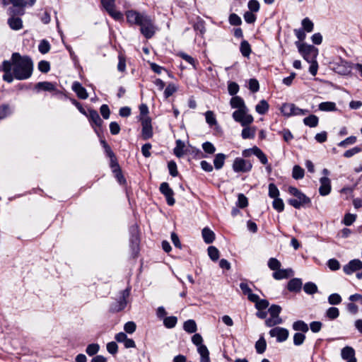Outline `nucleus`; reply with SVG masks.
I'll list each match as a JSON object with an SVG mask.
<instances>
[{"label":"nucleus","instance_id":"nucleus-5","mask_svg":"<svg viewBox=\"0 0 362 362\" xmlns=\"http://www.w3.org/2000/svg\"><path fill=\"white\" fill-rule=\"evenodd\" d=\"M129 289L123 290L121 292L119 298L117 300L113 302L110 305V310L112 313H118V312L123 310L125 308V307L127 306V298L129 297Z\"/></svg>","mask_w":362,"mask_h":362},{"label":"nucleus","instance_id":"nucleus-4","mask_svg":"<svg viewBox=\"0 0 362 362\" xmlns=\"http://www.w3.org/2000/svg\"><path fill=\"white\" fill-rule=\"evenodd\" d=\"M233 119L240 123L243 127L247 126L253 122V117L248 114V109L237 110L233 113Z\"/></svg>","mask_w":362,"mask_h":362},{"label":"nucleus","instance_id":"nucleus-34","mask_svg":"<svg viewBox=\"0 0 362 362\" xmlns=\"http://www.w3.org/2000/svg\"><path fill=\"white\" fill-rule=\"evenodd\" d=\"M240 52L243 56L247 57L251 53V47L247 41L243 40L240 43Z\"/></svg>","mask_w":362,"mask_h":362},{"label":"nucleus","instance_id":"nucleus-64","mask_svg":"<svg viewBox=\"0 0 362 362\" xmlns=\"http://www.w3.org/2000/svg\"><path fill=\"white\" fill-rule=\"evenodd\" d=\"M305 339V335L303 333L297 332L293 336V344L296 346L301 345Z\"/></svg>","mask_w":362,"mask_h":362},{"label":"nucleus","instance_id":"nucleus-13","mask_svg":"<svg viewBox=\"0 0 362 362\" xmlns=\"http://www.w3.org/2000/svg\"><path fill=\"white\" fill-rule=\"evenodd\" d=\"M356 352L353 347L346 346L341 350V357L346 362H357Z\"/></svg>","mask_w":362,"mask_h":362},{"label":"nucleus","instance_id":"nucleus-37","mask_svg":"<svg viewBox=\"0 0 362 362\" xmlns=\"http://www.w3.org/2000/svg\"><path fill=\"white\" fill-rule=\"evenodd\" d=\"M357 141V138L355 136H351L340 141L337 146L342 148H346L349 145L355 144Z\"/></svg>","mask_w":362,"mask_h":362},{"label":"nucleus","instance_id":"nucleus-31","mask_svg":"<svg viewBox=\"0 0 362 362\" xmlns=\"http://www.w3.org/2000/svg\"><path fill=\"white\" fill-rule=\"evenodd\" d=\"M293 329L296 331L307 332L308 331V326L303 321L298 320L293 324Z\"/></svg>","mask_w":362,"mask_h":362},{"label":"nucleus","instance_id":"nucleus-53","mask_svg":"<svg viewBox=\"0 0 362 362\" xmlns=\"http://www.w3.org/2000/svg\"><path fill=\"white\" fill-rule=\"evenodd\" d=\"M38 49L42 54L47 53L50 49V45L48 41L45 40H42L38 46Z\"/></svg>","mask_w":362,"mask_h":362},{"label":"nucleus","instance_id":"nucleus-3","mask_svg":"<svg viewBox=\"0 0 362 362\" xmlns=\"http://www.w3.org/2000/svg\"><path fill=\"white\" fill-rule=\"evenodd\" d=\"M331 69L341 75H348L351 71V64L341 57L337 62H328Z\"/></svg>","mask_w":362,"mask_h":362},{"label":"nucleus","instance_id":"nucleus-33","mask_svg":"<svg viewBox=\"0 0 362 362\" xmlns=\"http://www.w3.org/2000/svg\"><path fill=\"white\" fill-rule=\"evenodd\" d=\"M339 315V310L336 307H330L326 311L325 316L329 320H335Z\"/></svg>","mask_w":362,"mask_h":362},{"label":"nucleus","instance_id":"nucleus-26","mask_svg":"<svg viewBox=\"0 0 362 362\" xmlns=\"http://www.w3.org/2000/svg\"><path fill=\"white\" fill-rule=\"evenodd\" d=\"M88 117L96 126L100 127L102 125L103 120L96 110H89Z\"/></svg>","mask_w":362,"mask_h":362},{"label":"nucleus","instance_id":"nucleus-60","mask_svg":"<svg viewBox=\"0 0 362 362\" xmlns=\"http://www.w3.org/2000/svg\"><path fill=\"white\" fill-rule=\"evenodd\" d=\"M361 151H362V147L355 146L351 149L346 151L344 153V156L345 158H351Z\"/></svg>","mask_w":362,"mask_h":362},{"label":"nucleus","instance_id":"nucleus-30","mask_svg":"<svg viewBox=\"0 0 362 362\" xmlns=\"http://www.w3.org/2000/svg\"><path fill=\"white\" fill-rule=\"evenodd\" d=\"M256 111L260 115H264L269 110V104L264 100H262L255 107Z\"/></svg>","mask_w":362,"mask_h":362},{"label":"nucleus","instance_id":"nucleus-9","mask_svg":"<svg viewBox=\"0 0 362 362\" xmlns=\"http://www.w3.org/2000/svg\"><path fill=\"white\" fill-rule=\"evenodd\" d=\"M160 191L165 197L168 204L169 206L174 205L175 202V199L173 198L174 192L170 187L168 182H162L160 184Z\"/></svg>","mask_w":362,"mask_h":362},{"label":"nucleus","instance_id":"nucleus-32","mask_svg":"<svg viewBox=\"0 0 362 362\" xmlns=\"http://www.w3.org/2000/svg\"><path fill=\"white\" fill-rule=\"evenodd\" d=\"M304 170L298 165H294L292 171V177L295 180H300L304 177Z\"/></svg>","mask_w":362,"mask_h":362},{"label":"nucleus","instance_id":"nucleus-46","mask_svg":"<svg viewBox=\"0 0 362 362\" xmlns=\"http://www.w3.org/2000/svg\"><path fill=\"white\" fill-rule=\"evenodd\" d=\"M282 323L281 317H272L266 320L265 324L267 327H271Z\"/></svg>","mask_w":362,"mask_h":362},{"label":"nucleus","instance_id":"nucleus-41","mask_svg":"<svg viewBox=\"0 0 362 362\" xmlns=\"http://www.w3.org/2000/svg\"><path fill=\"white\" fill-rule=\"evenodd\" d=\"M309 201L308 199H290L288 203L296 209H299L303 204Z\"/></svg>","mask_w":362,"mask_h":362},{"label":"nucleus","instance_id":"nucleus-18","mask_svg":"<svg viewBox=\"0 0 362 362\" xmlns=\"http://www.w3.org/2000/svg\"><path fill=\"white\" fill-rule=\"evenodd\" d=\"M302 285L301 279L295 278L288 281L287 288L290 291L298 292L301 290Z\"/></svg>","mask_w":362,"mask_h":362},{"label":"nucleus","instance_id":"nucleus-39","mask_svg":"<svg viewBox=\"0 0 362 362\" xmlns=\"http://www.w3.org/2000/svg\"><path fill=\"white\" fill-rule=\"evenodd\" d=\"M177 322V318L175 316L166 317L163 320L164 325L169 329L175 327Z\"/></svg>","mask_w":362,"mask_h":362},{"label":"nucleus","instance_id":"nucleus-11","mask_svg":"<svg viewBox=\"0 0 362 362\" xmlns=\"http://www.w3.org/2000/svg\"><path fill=\"white\" fill-rule=\"evenodd\" d=\"M269 334L272 337H276L277 341L283 342L288 339V331L285 328L276 327L269 331Z\"/></svg>","mask_w":362,"mask_h":362},{"label":"nucleus","instance_id":"nucleus-35","mask_svg":"<svg viewBox=\"0 0 362 362\" xmlns=\"http://www.w3.org/2000/svg\"><path fill=\"white\" fill-rule=\"evenodd\" d=\"M185 148V144L181 140H177L176 141V146L174 148V153L175 155L180 158L184 155L183 148Z\"/></svg>","mask_w":362,"mask_h":362},{"label":"nucleus","instance_id":"nucleus-27","mask_svg":"<svg viewBox=\"0 0 362 362\" xmlns=\"http://www.w3.org/2000/svg\"><path fill=\"white\" fill-rule=\"evenodd\" d=\"M183 328L187 332L190 334L195 333L197 329V324L194 320L185 321L183 325Z\"/></svg>","mask_w":362,"mask_h":362},{"label":"nucleus","instance_id":"nucleus-14","mask_svg":"<svg viewBox=\"0 0 362 362\" xmlns=\"http://www.w3.org/2000/svg\"><path fill=\"white\" fill-rule=\"evenodd\" d=\"M320 186L318 189V192L322 196L328 195L332 189L331 180L327 177H322L320 179Z\"/></svg>","mask_w":362,"mask_h":362},{"label":"nucleus","instance_id":"nucleus-36","mask_svg":"<svg viewBox=\"0 0 362 362\" xmlns=\"http://www.w3.org/2000/svg\"><path fill=\"white\" fill-rule=\"evenodd\" d=\"M267 343L264 337H260L255 344V349L258 354H262L265 351Z\"/></svg>","mask_w":362,"mask_h":362},{"label":"nucleus","instance_id":"nucleus-49","mask_svg":"<svg viewBox=\"0 0 362 362\" xmlns=\"http://www.w3.org/2000/svg\"><path fill=\"white\" fill-rule=\"evenodd\" d=\"M269 196L273 199L277 198L279 196V190L274 183L269 185Z\"/></svg>","mask_w":362,"mask_h":362},{"label":"nucleus","instance_id":"nucleus-23","mask_svg":"<svg viewBox=\"0 0 362 362\" xmlns=\"http://www.w3.org/2000/svg\"><path fill=\"white\" fill-rule=\"evenodd\" d=\"M35 88L46 91H54L56 90V86L54 83L48 81L39 82L36 84Z\"/></svg>","mask_w":362,"mask_h":362},{"label":"nucleus","instance_id":"nucleus-16","mask_svg":"<svg viewBox=\"0 0 362 362\" xmlns=\"http://www.w3.org/2000/svg\"><path fill=\"white\" fill-rule=\"evenodd\" d=\"M72 89L79 98L83 100L88 98V95L86 92V90L81 86L79 82H74L72 85Z\"/></svg>","mask_w":362,"mask_h":362},{"label":"nucleus","instance_id":"nucleus-50","mask_svg":"<svg viewBox=\"0 0 362 362\" xmlns=\"http://www.w3.org/2000/svg\"><path fill=\"white\" fill-rule=\"evenodd\" d=\"M272 205L274 209H276L277 211L281 212L284 211V204L281 199L279 197L274 199Z\"/></svg>","mask_w":362,"mask_h":362},{"label":"nucleus","instance_id":"nucleus-38","mask_svg":"<svg viewBox=\"0 0 362 362\" xmlns=\"http://www.w3.org/2000/svg\"><path fill=\"white\" fill-rule=\"evenodd\" d=\"M255 155L259 159L260 162L265 165L268 163L267 157L264 152L258 147L254 146Z\"/></svg>","mask_w":362,"mask_h":362},{"label":"nucleus","instance_id":"nucleus-51","mask_svg":"<svg viewBox=\"0 0 362 362\" xmlns=\"http://www.w3.org/2000/svg\"><path fill=\"white\" fill-rule=\"evenodd\" d=\"M100 1L107 12L115 8V0H100Z\"/></svg>","mask_w":362,"mask_h":362},{"label":"nucleus","instance_id":"nucleus-12","mask_svg":"<svg viewBox=\"0 0 362 362\" xmlns=\"http://www.w3.org/2000/svg\"><path fill=\"white\" fill-rule=\"evenodd\" d=\"M0 70L4 72L3 75V80L8 82L11 83L15 78L13 74L12 68H11L10 62L8 60H4L1 66L0 67Z\"/></svg>","mask_w":362,"mask_h":362},{"label":"nucleus","instance_id":"nucleus-54","mask_svg":"<svg viewBox=\"0 0 362 362\" xmlns=\"http://www.w3.org/2000/svg\"><path fill=\"white\" fill-rule=\"evenodd\" d=\"M356 215L348 213L345 214L342 223L346 226H351L356 221Z\"/></svg>","mask_w":362,"mask_h":362},{"label":"nucleus","instance_id":"nucleus-25","mask_svg":"<svg viewBox=\"0 0 362 362\" xmlns=\"http://www.w3.org/2000/svg\"><path fill=\"white\" fill-rule=\"evenodd\" d=\"M226 158V156L223 153H218L215 156L214 159V164L216 170H220L223 168Z\"/></svg>","mask_w":362,"mask_h":362},{"label":"nucleus","instance_id":"nucleus-28","mask_svg":"<svg viewBox=\"0 0 362 362\" xmlns=\"http://www.w3.org/2000/svg\"><path fill=\"white\" fill-rule=\"evenodd\" d=\"M318 110L322 111L337 110L336 104L334 102H323L318 105Z\"/></svg>","mask_w":362,"mask_h":362},{"label":"nucleus","instance_id":"nucleus-42","mask_svg":"<svg viewBox=\"0 0 362 362\" xmlns=\"http://www.w3.org/2000/svg\"><path fill=\"white\" fill-rule=\"evenodd\" d=\"M288 192L293 195L296 198L295 199H308L304 194H303L300 191H299L296 187H288Z\"/></svg>","mask_w":362,"mask_h":362},{"label":"nucleus","instance_id":"nucleus-1","mask_svg":"<svg viewBox=\"0 0 362 362\" xmlns=\"http://www.w3.org/2000/svg\"><path fill=\"white\" fill-rule=\"evenodd\" d=\"M11 68L17 80H25L29 78L33 71V62L28 56H21L18 52H14L10 60Z\"/></svg>","mask_w":362,"mask_h":362},{"label":"nucleus","instance_id":"nucleus-21","mask_svg":"<svg viewBox=\"0 0 362 362\" xmlns=\"http://www.w3.org/2000/svg\"><path fill=\"white\" fill-rule=\"evenodd\" d=\"M8 23L13 30H18L22 28L23 22L20 18L11 17L8 18Z\"/></svg>","mask_w":362,"mask_h":362},{"label":"nucleus","instance_id":"nucleus-8","mask_svg":"<svg viewBox=\"0 0 362 362\" xmlns=\"http://www.w3.org/2000/svg\"><path fill=\"white\" fill-rule=\"evenodd\" d=\"M148 15L141 13L134 10L127 11L126 12L127 21L130 24H136L139 25L143 21V18H146Z\"/></svg>","mask_w":362,"mask_h":362},{"label":"nucleus","instance_id":"nucleus-19","mask_svg":"<svg viewBox=\"0 0 362 362\" xmlns=\"http://www.w3.org/2000/svg\"><path fill=\"white\" fill-rule=\"evenodd\" d=\"M230 104L232 108L247 109L244 100L240 96H233L230 101Z\"/></svg>","mask_w":362,"mask_h":362},{"label":"nucleus","instance_id":"nucleus-24","mask_svg":"<svg viewBox=\"0 0 362 362\" xmlns=\"http://www.w3.org/2000/svg\"><path fill=\"white\" fill-rule=\"evenodd\" d=\"M255 127H248L247 125L244 127V129H243L241 133V136L244 139H253L255 136Z\"/></svg>","mask_w":362,"mask_h":362},{"label":"nucleus","instance_id":"nucleus-52","mask_svg":"<svg viewBox=\"0 0 362 362\" xmlns=\"http://www.w3.org/2000/svg\"><path fill=\"white\" fill-rule=\"evenodd\" d=\"M268 267L270 269L276 271L281 267V262L277 259L272 257L268 261Z\"/></svg>","mask_w":362,"mask_h":362},{"label":"nucleus","instance_id":"nucleus-48","mask_svg":"<svg viewBox=\"0 0 362 362\" xmlns=\"http://www.w3.org/2000/svg\"><path fill=\"white\" fill-rule=\"evenodd\" d=\"M206 122L210 125H215L217 122L215 115L212 111H206L205 113Z\"/></svg>","mask_w":362,"mask_h":362},{"label":"nucleus","instance_id":"nucleus-22","mask_svg":"<svg viewBox=\"0 0 362 362\" xmlns=\"http://www.w3.org/2000/svg\"><path fill=\"white\" fill-rule=\"evenodd\" d=\"M202 237L204 242L207 244L211 243L215 239L214 233L208 228H204L202 230Z\"/></svg>","mask_w":362,"mask_h":362},{"label":"nucleus","instance_id":"nucleus-29","mask_svg":"<svg viewBox=\"0 0 362 362\" xmlns=\"http://www.w3.org/2000/svg\"><path fill=\"white\" fill-rule=\"evenodd\" d=\"M139 238L137 235H132L130 239V247L132 250L134 256H136L139 252Z\"/></svg>","mask_w":362,"mask_h":362},{"label":"nucleus","instance_id":"nucleus-62","mask_svg":"<svg viewBox=\"0 0 362 362\" xmlns=\"http://www.w3.org/2000/svg\"><path fill=\"white\" fill-rule=\"evenodd\" d=\"M38 69L42 73H47L50 69L49 62L42 60L38 63Z\"/></svg>","mask_w":362,"mask_h":362},{"label":"nucleus","instance_id":"nucleus-2","mask_svg":"<svg viewBox=\"0 0 362 362\" xmlns=\"http://www.w3.org/2000/svg\"><path fill=\"white\" fill-rule=\"evenodd\" d=\"M295 44L303 59L311 64L309 71L313 76H315L317 74V49L313 45L303 42H296Z\"/></svg>","mask_w":362,"mask_h":362},{"label":"nucleus","instance_id":"nucleus-55","mask_svg":"<svg viewBox=\"0 0 362 362\" xmlns=\"http://www.w3.org/2000/svg\"><path fill=\"white\" fill-rule=\"evenodd\" d=\"M328 302L331 305H339L341 302V297L338 293H332L329 296Z\"/></svg>","mask_w":362,"mask_h":362},{"label":"nucleus","instance_id":"nucleus-7","mask_svg":"<svg viewBox=\"0 0 362 362\" xmlns=\"http://www.w3.org/2000/svg\"><path fill=\"white\" fill-rule=\"evenodd\" d=\"M252 168V165L249 160H244L241 158H236L233 164V169L236 173L249 172L251 170Z\"/></svg>","mask_w":362,"mask_h":362},{"label":"nucleus","instance_id":"nucleus-58","mask_svg":"<svg viewBox=\"0 0 362 362\" xmlns=\"http://www.w3.org/2000/svg\"><path fill=\"white\" fill-rule=\"evenodd\" d=\"M202 148L206 153L213 154L216 151L215 146L209 141H206L202 144Z\"/></svg>","mask_w":362,"mask_h":362},{"label":"nucleus","instance_id":"nucleus-40","mask_svg":"<svg viewBox=\"0 0 362 362\" xmlns=\"http://www.w3.org/2000/svg\"><path fill=\"white\" fill-rule=\"evenodd\" d=\"M293 109H294L293 104H291V103L284 104V105H283V106L281 107V112L286 116H291L293 115Z\"/></svg>","mask_w":362,"mask_h":362},{"label":"nucleus","instance_id":"nucleus-61","mask_svg":"<svg viewBox=\"0 0 362 362\" xmlns=\"http://www.w3.org/2000/svg\"><path fill=\"white\" fill-rule=\"evenodd\" d=\"M304 124L309 127H315L317 126V117L315 115H310L304 118L303 119Z\"/></svg>","mask_w":362,"mask_h":362},{"label":"nucleus","instance_id":"nucleus-10","mask_svg":"<svg viewBox=\"0 0 362 362\" xmlns=\"http://www.w3.org/2000/svg\"><path fill=\"white\" fill-rule=\"evenodd\" d=\"M142 125V138L147 140L153 136V129L151 126V120L148 117L141 119Z\"/></svg>","mask_w":362,"mask_h":362},{"label":"nucleus","instance_id":"nucleus-57","mask_svg":"<svg viewBox=\"0 0 362 362\" xmlns=\"http://www.w3.org/2000/svg\"><path fill=\"white\" fill-rule=\"evenodd\" d=\"M303 290L308 294H313L317 291V286L313 283H306L303 286Z\"/></svg>","mask_w":362,"mask_h":362},{"label":"nucleus","instance_id":"nucleus-59","mask_svg":"<svg viewBox=\"0 0 362 362\" xmlns=\"http://www.w3.org/2000/svg\"><path fill=\"white\" fill-rule=\"evenodd\" d=\"M281 308L277 305H272L269 308V313L272 317H280L279 313H281Z\"/></svg>","mask_w":362,"mask_h":362},{"label":"nucleus","instance_id":"nucleus-43","mask_svg":"<svg viewBox=\"0 0 362 362\" xmlns=\"http://www.w3.org/2000/svg\"><path fill=\"white\" fill-rule=\"evenodd\" d=\"M302 26L303 28L301 29L310 33L313 30L314 24L309 18H305L302 21Z\"/></svg>","mask_w":362,"mask_h":362},{"label":"nucleus","instance_id":"nucleus-20","mask_svg":"<svg viewBox=\"0 0 362 362\" xmlns=\"http://www.w3.org/2000/svg\"><path fill=\"white\" fill-rule=\"evenodd\" d=\"M197 351L200 354V362H209V351L207 347L202 344L201 346H197Z\"/></svg>","mask_w":362,"mask_h":362},{"label":"nucleus","instance_id":"nucleus-17","mask_svg":"<svg viewBox=\"0 0 362 362\" xmlns=\"http://www.w3.org/2000/svg\"><path fill=\"white\" fill-rule=\"evenodd\" d=\"M293 274V271L291 269H280V268L276 270L273 273V277L276 280L282 279H287Z\"/></svg>","mask_w":362,"mask_h":362},{"label":"nucleus","instance_id":"nucleus-44","mask_svg":"<svg viewBox=\"0 0 362 362\" xmlns=\"http://www.w3.org/2000/svg\"><path fill=\"white\" fill-rule=\"evenodd\" d=\"M179 56L189 64H191L195 69H197L196 66L198 64V62L195 59L185 53H180Z\"/></svg>","mask_w":362,"mask_h":362},{"label":"nucleus","instance_id":"nucleus-45","mask_svg":"<svg viewBox=\"0 0 362 362\" xmlns=\"http://www.w3.org/2000/svg\"><path fill=\"white\" fill-rule=\"evenodd\" d=\"M208 254H209V257L213 261L218 260V259L219 257V251L218 250V249L216 247H215L214 246L209 247Z\"/></svg>","mask_w":362,"mask_h":362},{"label":"nucleus","instance_id":"nucleus-47","mask_svg":"<svg viewBox=\"0 0 362 362\" xmlns=\"http://www.w3.org/2000/svg\"><path fill=\"white\" fill-rule=\"evenodd\" d=\"M100 346L98 344H90L86 347V352L89 356H93L98 352Z\"/></svg>","mask_w":362,"mask_h":362},{"label":"nucleus","instance_id":"nucleus-63","mask_svg":"<svg viewBox=\"0 0 362 362\" xmlns=\"http://www.w3.org/2000/svg\"><path fill=\"white\" fill-rule=\"evenodd\" d=\"M176 91H177V87L174 84L170 83L168 85V86L165 89L164 95L166 98H168L170 96H171Z\"/></svg>","mask_w":362,"mask_h":362},{"label":"nucleus","instance_id":"nucleus-56","mask_svg":"<svg viewBox=\"0 0 362 362\" xmlns=\"http://www.w3.org/2000/svg\"><path fill=\"white\" fill-rule=\"evenodd\" d=\"M11 114V110L8 105H2L0 106V119L6 118Z\"/></svg>","mask_w":362,"mask_h":362},{"label":"nucleus","instance_id":"nucleus-6","mask_svg":"<svg viewBox=\"0 0 362 362\" xmlns=\"http://www.w3.org/2000/svg\"><path fill=\"white\" fill-rule=\"evenodd\" d=\"M139 26L141 33L146 38L150 39L153 36L155 30L153 21L150 16H147L146 18H143V21H141Z\"/></svg>","mask_w":362,"mask_h":362},{"label":"nucleus","instance_id":"nucleus-15","mask_svg":"<svg viewBox=\"0 0 362 362\" xmlns=\"http://www.w3.org/2000/svg\"><path fill=\"white\" fill-rule=\"evenodd\" d=\"M361 269H362V262L358 259L351 260L343 267L344 273L347 274H351Z\"/></svg>","mask_w":362,"mask_h":362}]
</instances>
